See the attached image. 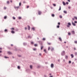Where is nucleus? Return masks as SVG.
Returning a JSON list of instances; mask_svg holds the SVG:
<instances>
[{
  "instance_id": "nucleus-34",
  "label": "nucleus",
  "mask_w": 77,
  "mask_h": 77,
  "mask_svg": "<svg viewBox=\"0 0 77 77\" xmlns=\"http://www.w3.org/2000/svg\"><path fill=\"white\" fill-rule=\"evenodd\" d=\"M44 51L45 52V53H47V51H46V50L45 49H44Z\"/></svg>"
},
{
  "instance_id": "nucleus-39",
  "label": "nucleus",
  "mask_w": 77,
  "mask_h": 77,
  "mask_svg": "<svg viewBox=\"0 0 77 77\" xmlns=\"http://www.w3.org/2000/svg\"><path fill=\"white\" fill-rule=\"evenodd\" d=\"M69 63H71V61H69Z\"/></svg>"
},
{
  "instance_id": "nucleus-61",
  "label": "nucleus",
  "mask_w": 77,
  "mask_h": 77,
  "mask_svg": "<svg viewBox=\"0 0 77 77\" xmlns=\"http://www.w3.org/2000/svg\"><path fill=\"white\" fill-rule=\"evenodd\" d=\"M69 2H70V0H67Z\"/></svg>"
},
{
  "instance_id": "nucleus-46",
  "label": "nucleus",
  "mask_w": 77,
  "mask_h": 77,
  "mask_svg": "<svg viewBox=\"0 0 77 77\" xmlns=\"http://www.w3.org/2000/svg\"><path fill=\"white\" fill-rule=\"evenodd\" d=\"M50 49V47H49L48 48V50H49Z\"/></svg>"
},
{
  "instance_id": "nucleus-42",
  "label": "nucleus",
  "mask_w": 77,
  "mask_h": 77,
  "mask_svg": "<svg viewBox=\"0 0 77 77\" xmlns=\"http://www.w3.org/2000/svg\"><path fill=\"white\" fill-rule=\"evenodd\" d=\"M42 48H43V46H41V50H42Z\"/></svg>"
},
{
  "instance_id": "nucleus-36",
  "label": "nucleus",
  "mask_w": 77,
  "mask_h": 77,
  "mask_svg": "<svg viewBox=\"0 0 77 77\" xmlns=\"http://www.w3.org/2000/svg\"><path fill=\"white\" fill-rule=\"evenodd\" d=\"M28 38H32V37H30V36H28Z\"/></svg>"
},
{
  "instance_id": "nucleus-52",
  "label": "nucleus",
  "mask_w": 77,
  "mask_h": 77,
  "mask_svg": "<svg viewBox=\"0 0 77 77\" xmlns=\"http://www.w3.org/2000/svg\"><path fill=\"white\" fill-rule=\"evenodd\" d=\"M39 55L40 56H42V54H41L40 53V54H39Z\"/></svg>"
},
{
  "instance_id": "nucleus-60",
  "label": "nucleus",
  "mask_w": 77,
  "mask_h": 77,
  "mask_svg": "<svg viewBox=\"0 0 77 77\" xmlns=\"http://www.w3.org/2000/svg\"><path fill=\"white\" fill-rule=\"evenodd\" d=\"M58 62H60V60H58Z\"/></svg>"
},
{
  "instance_id": "nucleus-31",
  "label": "nucleus",
  "mask_w": 77,
  "mask_h": 77,
  "mask_svg": "<svg viewBox=\"0 0 77 77\" xmlns=\"http://www.w3.org/2000/svg\"><path fill=\"white\" fill-rule=\"evenodd\" d=\"M7 3L8 4H9V1H7Z\"/></svg>"
},
{
  "instance_id": "nucleus-10",
  "label": "nucleus",
  "mask_w": 77,
  "mask_h": 77,
  "mask_svg": "<svg viewBox=\"0 0 77 77\" xmlns=\"http://www.w3.org/2000/svg\"><path fill=\"white\" fill-rule=\"evenodd\" d=\"M28 30H30V27L29 26H28Z\"/></svg>"
},
{
  "instance_id": "nucleus-28",
  "label": "nucleus",
  "mask_w": 77,
  "mask_h": 77,
  "mask_svg": "<svg viewBox=\"0 0 77 77\" xmlns=\"http://www.w3.org/2000/svg\"><path fill=\"white\" fill-rule=\"evenodd\" d=\"M17 68H18V69H20V67L19 66H17Z\"/></svg>"
},
{
  "instance_id": "nucleus-5",
  "label": "nucleus",
  "mask_w": 77,
  "mask_h": 77,
  "mask_svg": "<svg viewBox=\"0 0 77 77\" xmlns=\"http://www.w3.org/2000/svg\"><path fill=\"white\" fill-rule=\"evenodd\" d=\"M70 56L71 57V58H73L74 57V55L73 54H71L70 55Z\"/></svg>"
},
{
  "instance_id": "nucleus-27",
  "label": "nucleus",
  "mask_w": 77,
  "mask_h": 77,
  "mask_svg": "<svg viewBox=\"0 0 77 77\" xmlns=\"http://www.w3.org/2000/svg\"><path fill=\"white\" fill-rule=\"evenodd\" d=\"M18 19H19V20H21V17H18Z\"/></svg>"
},
{
  "instance_id": "nucleus-55",
  "label": "nucleus",
  "mask_w": 77,
  "mask_h": 77,
  "mask_svg": "<svg viewBox=\"0 0 77 77\" xmlns=\"http://www.w3.org/2000/svg\"><path fill=\"white\" fill-rule=\"evenodd\" d=\"M44 77H47V75H44Z\"/></svg>"
},
{
  "instance_id": "nucleus-49",
  "label": "nucleus",
  "mask_w": 77,
  "mask_h": 77,
  "mask_svg": "<svg viewBox=\"0 0 77 77\" xmlns=\"http://www.w3.org/2000/svg\"><path fill=\"white\" fill-rule=\"evenodd\" d=\"M75 55H77V52H75Z\"/></svg>"
},
{
  "instance_id": "nucleus-7",
  "label": "nucleus",
  "mask_w": 77,
  "mask_h": 77,
  "mask_svg": "<svg viewBox=\"0 0 77 77\" xmlns=\"http://www.w3.org/2000/svg\"><path fill=\"white\" fill-rule=\"evenodd\" d=\"M8 54H12V52H10V51L8 52Z\"/></svg>"
},
{
  "instance_id": "nucleus-44",
  "label": "nucleus",
  "mask_w": 77,
  "mask_h": 77,
  "mask_svg": "<svg viewBox=\"0 0 77 77\" xmlns=\"http://www.w3.org/2000/svg\"><path fill=\"white\" fill-rule=\"evenodd\" d=\"M69 26H70V25H68L67 26V27H69Z\"/></svg>"
},
{
  "instance_id": "nucleus-17",
  "label": "nucleus",
  "mask_w": 77,
  "mask_h": 77,
  "mask_svg": "<svg viewBox=\"0 0 77 77\" xmlns=\"http://www.w3.org/2000/svg\"><path fill=\"white\" fill-rule=\"evenodd\" d=\"M11 32L12 33H15V32L14 31H11Z\"/></svg>"
},
{
  "instance_id": "nucleus-50",
  "label": "nucleus",
  "mask_w": 77,
  "mask_h": 77,
  "mask_svg": "<svg viewBox=\"0 0 77 77\" xmlns=\"http://www.w3.org/2000/svg\"><path fill=\"white\" fill-rule=\"evenodd\" d=\"M21 3L20 2V3H19V6H21Z\"/></svg>"
},
{
  "instance_id": "nucleus-33",
  "label": "nucleus",
  "mask_w": 77,
  "mask_h": 77,
  "mask_svg": "<svg viewBox=\"0 0 77 77\" xmlns=\"http://www.w3.org/2000/svg\"><path fill=\"white\" fill-rule=\"evenodd\" d=\"M5 59H7V58H9V57L5 56Z\"/></svg>"
},
{
  "instance_id": "nucleus-11",
  "label": "nucleus",
  "mask_w": 77,
  "mask_h": 77,
  "mask_svg": "<svg viewBox=\"0 0 77 77\" xmlns=\"http://www.w3.org/2000/svg\"><path fill=\"white\" fill-rule=\"evenodd\" d=\"M63 12L65 14H67V11H63Z\"/></svg>"
},
{
  "instance_id": "nucleus-24",
  "label": "nucleus",
  "mask_w": 77,
  "mask_h": 77,
  "mask_svg": "<svg viewBox=\"0 0 77 77\" xmlns=\"http://www.w3.org/2000/svg\"><path fill=\"white\" fill-rule=\"evenodd\" d=\"M57 28H59L60 27V26L59 25H58L57 26Z\"/></svg>"
},
{
  "instance_id": "nucleus-41",
  "label": "nucleus",
  "mask_w": 77,
  "mask_h": 77,
  "mask_svg": "<svg viewBox=\"0 0 77 77\" xmlns=\"http://www.w3.org/2000/svg\"><path fill=\"white\" fill-rule=\"evenodd\" d=\"M13 20H15V17H13Z\"/></svg>"
},
{
  "instance_id": "nucleus-62",
  "label": "nucleus",
  "mask_w": 77,
  "mask_h": 77,
  "mask_svg": "<svg viewBox=\"0 0 77 77\" xmlns=\"http://www.w3.org/2000/svg\"><path fill=\"white\" fill-rule=\"evenodd\" d=\"M64 44H66V42H64Z\"/></svg>"
},
{
  "instance_id": "nucleus-56",
  "label": "nucleus",
  "mask_w": 77,
  "mask_h": 77,
  "mask_svg": "<svg viewBox=\"0 0 77 77\" xmlns=\"http://www.w3.org/2000/svg\"><path fill=\"white\" fill-rule=\"evenodd\" d=\"M6 9V7H4V9Z\"/></svg>"
},
{
  "instance_id": "nucleus-16",
  "label": "nucleus",
  "mask_w": 77,
  "mask_h": 77,
  "mask_svg": "<svg viewBox=\"0 0 77 77\" xmlns=\"http://www.w3.org/2000/svg\"><path fill=\"white\" fill-rule=\"evenodd\" d=\"M61 10V7L60 6V8L59 9L58 11H59Z\"/></svg>"
},
{
  "instance_id": "nucleus-40",
  "label": "nucleus",
  "mask_w": 77,
  "mask_h": 77,
  "mask_svg": "<svg viewBox=\"0 0 77 77\" xmlns=\"http://www.w3.org/2000/svg\"><path fill=\"white\" fill-rule=\"evenodd\" d=\"M53 50H54V48H52L51 49V51H53Z\"/></svg>"
},
{
  "instance_id": "nucleus-25",
  "label": "nucleus",
  "mask_w": 77,
  "mask_h": 77,
  "mask_svg": "<svg viewBox=\"0 0 77 77\" xmlns=\"http://www.w3.org/2000/svg\"><path fill=\"white\" fill-rule=\"evenodd\" d=\"M30 69H32V66L30 65Z\"/></svg>"
},
{
  "instance_id": "nucleus-63",
  "label": "nucleus",
  "mask_w": 77,
  "mask_h": 77,
  "mask_svg": "<svg viewBox=\"0 0 77 77\" xmlns=\"http://www.w3.org/2000/svg\"><path fill=\"white\" fill-rule=\"evenodd\" d=\"M72 64H74V62H73L72 63Z\"/></svg>"
},
{
  "instance_id": "nucleus-64",
  "label": "nucleus",
  "mask_w": 77,
  "mask_h": 77,
  "mask_svg": "<svg viewBox=\"0 0 77 77\" xmlns=\"http://www.w3.org/2000/svg\"><path fill=\"white\" fill-rule=\"evenodd\" d=\"M11 46H13V45L11 44Z\"/></svg>"
},
{
  "instance_id": "nucleus-12",
  "label": "nucleus",
  "mask_w": 77,
  "mask_h": 77,
  "mask_svg": "<svg viewBox=\"0 0 77 77\" xmlns=\"http://www.w3.org/2000/svg\"><path fill=\"white\" fill-rule=\"evenodd\" d=\"M51 16L52 17H54L55 15L54 14H51Z\"/></svg>"
},
{
  "instance_id": "nucleus-2",
  "label": "nucleus",
  "mask_w": 77,
  "mask_h": 77,
  "mask_svg": "<svg viewBox=\"0 0 77 77\" xmlns=\"http://www.w3.org/2000/svg\"><path fill=\"white\" fill-rule=\"evenodd\" d=\"M14 8L16 9V11H18V8H20V7L18 6V7H16V6H14Z\"/></svg>"
},
{
  "instance_id": "nucleus-51",
  "label": "nucleus",
  "mask_w": 77,
  "mask_h": 77,
  "mask_svg": "<svg viewBox=\"0 0 77 77\" xmlns=\"http://www.w3.org/2000/svg\"><path fill=\"white\" fill-rule=\"evenodd\" d=\"M69 3H68V2H66V5H68Z\"/></svg>"
},
{
  "instance_id": "nucleus-14",
  "label": "nucleus",
  "mask_w": 77,
  "mask_h": 77,
  "mask_svg": "<svg viewBox=\"0 0 77 77\" xmlns=\"http://www.w3.org/2000/svg\"><path fill=\"white\" fill-rule=\"evenodd\" d=\"M23 45H27V43H23Z\"/></svg>"
},
{
  "instance_id": "nucleus-21",
  "label": "nucleus",
  "mask_w": 77,
  "mask_h": 77,
  "mask_svg": "<svg viewBox=\"0 0 77 77\" xmlns=\"http://www.w3.org/2000/svg\"><path fill=\"white\" fill-rule=\"evenodd\" d=\"M18 57H21V55H18Z\"/></svg>"
},
{
  "instance_id": "nucleus-19",
  "label": "nucleus",
  "mask_w": 77,
  "mask_h": 77,
  "mask_svg": "<svg viewBox=\"0 0 77 77\" xmlns=\"http://www.w3.org/2000/svg\"><path fill=\"white\" fill-rule=\"evenodd\" d=\"M34 46L35 47H37V46H38V45L36 44H35Z\"/></svg>"
},
{
  "instance_id": "nucleus-26",
  "label": "nucleus",
  "mask_w": 77,
  "mask_h": 77,
  "mask_svg": "<svg viewBox=\"0 0 77 77\" xmlns=\"http://www.w3.org/2000/svg\"><path fill=\"white\" fill-rule=\"evenodd\" d=\"M42 40L43 41H45V38H43L42 39Z\"/></svg>"
},
{
  "instance_id": "nucleus-32",
  "label": "nucleus",
  "mask_w": 77,
  "mask_h": 77,
  "mask_svg": "<svg viewBox=\"0 0 77 77\" xmlns=\"http://www.w3.org/2000/svg\"><path fill=\"white\" fill-rule=\"evenodd\" d=\"M31 44H32V45H33V44H34V43H33V42H31Z\"/></svg>"
},
{
  "instance_id": "nucleus-30",
  "label": "nucleus",
  "mask_w": 77,
  "mask_h": 77,
  "mask_svg": "<svg viewBox=\"0 0 77 77\" xmlns=\"http://www.w3.org/2000/svg\"><path fill=\"white\" fill-rule=\"evenodd\" d=\"M36 48H34L33 49V50L34 51H35V50H36Z\"/></svg>"
},
{
  "instance_id": "nucleus-35",
  "label": "nucleus",
  "mask_w": 77,
  "mask_h": 77,
  "mask_svg": "<svg viewBox=\"0 0 77 77\" xmlns=\"http://www.w3.org/2000/svg\"><path fill=\"white\" fill-rule=\"evenodd\" d=\"M60 18H62V16L60 15Z\"/></svg>"
},
{
  "instance_id": "nucleus-20",
  "label": "nucleus",
  "mask_w": 77,
  "mask_h": 77,
  "mask_svg": "<svg viewBox=\"0 0 77 77\" xmlns=\"http://www.w3.org/2000/svg\"><path fill=\"white\" fill-rule=\"evenodd\" d=\"M5 32H8V30L6 29H5L4 30Z\"/></svg>"
},
{
  "instance_id": "nucleus-8",
  "label": "nucleus",
  "mask_w": 77,
  "mask_h": 77,
  "mask_svg": "<svg viewBox=\"0 0 77 77\" xmlns=\"http://www.w3.org/2000/svg\"><path fill=\"white\" fill-rule=\"evenodd\" d=\"M65 58L66 59H68V55H65Z\"/></svg>"
},
{
  "instance_id": "nucleus-6",
  "label": "nucleus",
  "mask_w": 77,
  "mask_h": 77,
  "mask_svg": "<svg viewBox=\"0 0 77 77\" xmlns=\"http://www.w3.org/2000/svg\"><path fill=\"white\" fill-rule=\"evenodd\" d=\"M72 23L73 26H76L75 24L73 23V22H72Z\"/></svg>"
},
{
  "instance_id": "nucleus-1",
  "label": "nucleus",
  "mask_w": 77,
  "mask_h": 77,
  "mask_svg": "<svg viewBox=\"0 0 77 77\" xmlns=\"http://www.w3.org/2000/svg\"><path fill=\"white\" fill-rule=\"evenodd\" d=\"M61 56H64L65 54V51H62L61 53Z\"/></svg>"
},
{
  "instance_id": "nucleus-23",
  "label": "nucleus",
  "mask_w": 77,
  "mask_h": 77,
  "mask_svg": "<svg viewBox=\"0 0 77 77\" xmlns=\"http://www.w3.org/2000/svg\"><path fill=\"white\" fill-rule=\"evenodd\" d=\"M53 5L54 6H56V5L55 4H53Z\"/></svg>"
},
{
  "instance_id": "nucleus-38",
  "label": "nucleus",
  "mask_w": 77,
  "mask_h": 77,
  "mask_svg": "<svg viewBox=\"0 0 77 77\" xmlns=\"http://www.w3.org/2000/svg\"><path fill=\"white\" fill-rule=\"evenodd\" d=\"M74 18H75V19H76V20H77V17H74Z\"/></svg>"
},
{
  "instance_id": "nucleus-54",
  "label": "nucleus",
  "mask_w": 77,
  "mask_h": 77,
  "mask_svg": "<svg viewBox=\"0 0 77 77\" xmlns=\"http://www.w3.org/2000/svg\"><path fill=\"white\" fill-rule=\"evenodd\" d=\"M29 6H27V8H29Z\"/></svg>"
},
{
  "instance_id": "nucleus-3",
  "label": "nucleus",
  "mask_w": 77,
  "mask_h": 77,
  "mask_svg": "<svg viewBox=\"0 0 77 77\" xmlns=\"http://www.w3.org/2000/svg\"><path fill=\"white\" fill-rule=\"evenodd\" d=\"M72 35H75V31L74 30L71 32Z\"/></svg>"
},
{
  "instance_id": "nucleus-9",
  "label": "nucleus",
  "mask_w": 77,
  "mask_h": 77,
  "mask_svg": "<svg viewBox=\"0 0 77 77\" xmlns=\"http://www.w3.org/2000/svg\"><path fill=\"white\" fill-rule=\"evenodd\" d=\"M41 11H38V15H41Z\"/></svg>"
},
{
  "instance_id": "nucleus-59",
  "label": "nucleus",
  "mask_w": 77,
  "mask_h": 77,
  "mask_svg": "<svg viewBox=\"0 0 77 77\" xmlns=\"http://www.w3.org/2000/svg\"><path fill=\"white\" fill-rule=\"evenodd\" d=\"M68 8H69V9H70V8H71V7H69Z\"/></svg>"
},
{
  "instance_id": "nucleus-15",
  "label": "nucleus",
  "mask_w": 77,
  "mask_h": 77,
  "mask_svg": "<svg viewBox=\"0 0 77 77\" xmlns=\"http://www.w3.org/2000/svg\"><path fill=\"white\" fill-rule=\"evenodd\" d=\"M59 39L60 41H62V38H61L60 37L59 38Z\"/></svg>"
},
{
  "instance_id": "nucleus-4",
  "label": "nucleus",
  "mask_w": 77,
  "mask_h": 77,
  "mask_svg": "<svg viewBox=\"0 0 77 77\" xmlns=\"http://www.w3.org/2000/svg\"><path fill=\"white\" fill-rule=\"evenodd\" d=\"M51 68H54V64H51Z\"/></svg>"
},
{
  "instance_id": "nucleus-58",
  "label": "nucleus",
  "mask_w": 77,
  "mask_h": 77,
  "mask_svg": "<svg viewBox=\"0 0 77 77\" xmlns=\"http://www.w3.org/2000/svg\"><path fill=\"white\" fill-rule=\"evenodd\" d=\"M72 20L73 21H74V18H72Z\"/></svg>"
},
{
  "instance_id": "nucleus-57",
  "label": "nucleus",
  "mask_w": 77,
  "mask_h": 77,
  "mask_svg": "<svg viewBox=\"0 0 77 77\" xmlns=\"http://www.w3.org/2000/svg\"><path fill=\"white\" fill-rule=\"evenodd\" d=\"M48 45H50V43H48Z\"/></svg>"
},
{
  "instance_id": "nucleus-47",
  "label": "nucleus",
  "mask_w": 77,
  "mask_h": 77,
  "mask_svg": "<svg viewBox=\"0 0 77 77\" xmlns=\"http://www.w3.org/2000/svg\"><path fill=\"white\" fill-rule=\"evenodd\" d=\"M11 30H14V28H11Z\"/></svg>"
},
{
  "instance_id": "nucleus-37",
  "label": "nucleus",
  "mask_w": 77,
  "mask_h": 77,
  "mask_svg": "<svg viewBox=\"0 0 77 77\" xmlns=\"http://www.w3.org/2000/svg\"><path fill=\"white\" fill-rule=\"evenodd\" d=\"M74 43H75V44H77V41H75L74 42Z\"/></svg>"
},
{
  "instance_id": "nucleus-22",
  "label": "nucleus",
  "mask_w": 77,
  "mask_h": 77,
  "mask_svg": "<svg viewBox=\"0 0 77 77\" xmlns=\"http://www.w3.org/2000/svg\"><path fill=\"white\" fill-rule=\"evenodd\" d=\"M32 30H33V31H35V28H32Z\"/></svg>"
},
{
  "instance_id": "nucleus-45",
  "label": "nucleus",
  "mask_w": 77,
  "mask_h": 77,
  "mask_svg": "<svg viewBox=\"0 0 77 77\" xmlns=\"http://www.w3.org/2000/svg\"><path fill=\"white\" fill-rule=\"evenodd\" d=\"M58 25H60V22L58 23Z\"/></svg>"
},
{
  "instance_id": "nucleus-13",
  "label": "nucleus",
  "mask_w": 77,
  "mask_h": 77,
  "mask_svg": "<svg viewBox=\"0 0 77 77\" xmlns=\"http://www.w3.org/2000/svg\"><path fill=\"white\" fill-rule=\"evenodd\" d=\"M63 5H64V6H65L66 5V3H65V2H63Z\"/></svg>"
},
{
  "instance_id": "nucleus-43",
  "label": "nucleus",
  "mask_w": 77,
  "mask_h": 77,
  "mask_svg": "<svg viewBox=\"0 0 77 77\" xmlns=\"http://www.w3.org/2000/svg\"><path fill=\"white\" fill-rule=\"evenodd\" d=\"M68 35H71V33L70 32L68 33Z\"/></svg>"
},
{
  "instance_id": "nucleus-53",
  "label": "nucleus",
  "mask_w": 77,
  "mask_h": 77,
  "mask_svg": "<svg viewBox=\"0 0 77 77\" xmlns=\"http://www.w3.org/2000/svg\"><path fill=\"white\" fill-rule=\"evenodd\" d=\"M25 30H26L27 29V28L26 27H25Z\"/></svg>"
},
{
  "instance_id": "nucleus-48",
  "label": "nucleus",
  "mask_w": 77,
  "mask_h": 77,
  "mask_svg": "<svg viewBox=\"0 0 77 77\" xmlns=\"http://www.w3.org/2000/svg\"><path fill=\"white\" fill-rule=\"evenodd\" d=\"M74 23H77V21H75Z\"/></svg>"
},
{
  "instance_id": "nucleus-18",
  "label": "nucleus",
  "mask_w": 77,
  "mask_h": 77,
  "mask_svg": "<svg viewBox=\"0 0 77 77\" xmlns=\"http://www.w3.org/2000/svg\"><path fill=\"white\" fill-rule=\"evenodd\" d=\"M68 25H69V26H71V23H68Z\"/></svg>"
},
{
  "instance_id": "nucleus-29",
  "label": "nucleus",
  "mask_w": 77,
  "mask_h": 77,
  "mask_svg": "<svg viewBox=\"0 0 77 77\" xmlns=\"http://www.w3.org/2000/svg\"><path fill=\"white\" fill-rule=\"evenodd\" d=\"M7 18V17H6V16H5L4 17V18L5 19H6Z\"/></svg>"
}]
</instances>
